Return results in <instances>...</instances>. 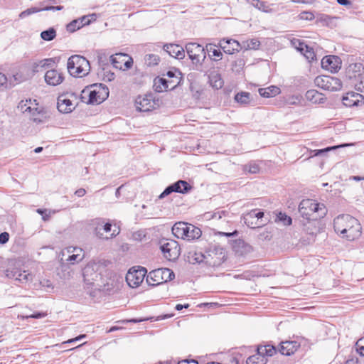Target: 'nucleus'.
Instances as JSON below:
<instances>
[{
    "mask_svg": "<svg viewBox=\"0 0 364 364\" xmlns=\"http://www.w3.org/2000/svg\"><path fill=\"white\" fill-rule=\"evenodd\" d=\"M172 232L177 238L192 240L201 236L200 228L187 223H176L172 228Z\"/></svg>",
    "mask_w": 364,
    "mask_h": 364,
    "instance_id": "obj_5",
    "label": "nucleus"
},
{
    "mask_svg": "<svg viewBox=\"0 0 364 364\" xmlns=\"http://www.w3.org/2000/svg\"><path fill=\"white\" fill-rule=\"evenodd\" d=\"M105 269L103 262L92 260L82 269L84 282L86 285H92L98 280Z\"/></svg>",
    "mask_w": 364,
    "mask_h": 364,
    "instance_id": "obj_6",
    "label": "nucleus"
},
{
    "mask_svg": "<svg viewBox=\"0 0 364 364\" xmlns=\"http://www.w3.org/2000/svg\"><path fill=\"white\" fill-rule=\"evenodd\" d=\"M146 272L147 271L144 267L131 268L126 275L127 284L132 288L138 287L143 282Z\"/></svg>",
    "mask_w": 364,
    "mask_h": 364,
    "instance_id": "obj_13",
    "label": "nucleus"
},
{
    "mask_svg": "<svg viewBox=\"0 0 364 364\" xmlns=\"http://www.w3.org/2000/svg\"><path fill=\"white\" fill-rule=\"evenodd\" d=\"M363 75H364V66L360 63H351L346 69V76L353 85L355 82L360 80Z\"/></svg>",
    "mask_w": 364,
    "mask_h": 364,
    "instance_id": "obj_17",
    "label": "nucleus"
},
{
    "mask_svg": "<svg viewBox=\"0 0 364 364\" xmlns=\"http://www.w3.org/2000/svg\"><path fill=\"white\" fill-rule=\"evenodd\" d=\"M314 84L321 89L331 92L340 90L343 87L340 79L329 75L317 76L314 80Z\"/></svg>",
    "mask_w": 364,
    "mask_h": 364,
    "instance_id": "obj_9",
    "label": "nucleus"
},
{
    "mask_svg": "<svg viewBox=\"0 0 364 364\" xmlns=\"http://www.w3.org/2000/svg\"><path fill=\"white\" fill-rule=\"evenodd\" d=\"M159 57L155 54H147L144 57L145 63L149 66H154L159 64Z\"/></svg>",
    "mask_w": 364,
    "mask_h": 364,
    "instance_id": "obj_44",
    "label": "nucleus"
},
{
    "mask_svg": "<svg viewBox=\"0 0 364 364\" xmlns=\"http://www.w3.org/2000/svg\"><path fill=\"white\" fill-rule=\"evenodd\" d=\"M234 252L239 256H244L252 251V247L242 240H235L232 244Z\"/></svg>",
    "mask_w": 364,
    "mask_h": 364,
    "instance_id": "obj_25",
    "label": "nucleus"
},
{
    "mask_svg": "<svg viewBox=\"0 0 364 364\" xmlns=\"http://www.w3.org/2000/svg\"><path fill=\"white\" fill-rule=\"evenodd\" d=\"M181 75L180 72L172 71V70H169L166 73V76L168 77V79H175L176 80V78H178V80L179 81H180L181 77L178 75Z\"/></svg>",
    "mask_w": 364,
    "mask_h": 364,
    "instance_id": "obj_56",
    "label": "nucleus"
},
{
    "mask_svg": "<svg viewBox=\"0 0 364 364\" xmlns=\"http://www.w3.org/2000/svg\"><path fill=\"white\" fill-rule=\"evenodd\" d=\"M237 102L241 105H247L250 102V94L247 92H241L235 96Z\"/></svg>",
    "mask_w": 364,
    "mask_h": 364,
    "instance_id": "obj_41",
    "label": "nucleus"
},
{
    "mask_svg": "<svg viewBox=\"0 0 364 364\" xmlns=\"http://www.w3.org/2000/svg\"><path fill=\"white\" fill-rule=\"evenodd\" d=\"M250 2L254 7L263 12L268 13L272 11L269 5L265 1H262L260 0H250Z\"/></svg>",
    "mask_w": 364,
    "mask_h": 364,
    "instance_id": "obj_39",
    "label": "nucleus"
},
{
    "mask_svg": "<svg viewBox=\"0 0 364 364\" xmlns=\"http://www.w3.org/2000/svg\"><path fill=\"white\" fill-rule=\"evenodd\" d=\"M135 106L140 112H149L159 107V101L152 94H146L136 98Z\"/></svg>",
    "mask_w": 364,
    "mask_h": 364,
    "instance_id": "obj_12",
    "label": "nucleus"
},
{
    "mask_svg": "<svg viewBox=\"0 0 364 364\" xmlns=\"http://www.w3.org/2000/svg\"><path fill=\"white\" fill-rule=\"evenodd\" d=\"M6 82H7V78H6V75L4 73H0V87L6 85Z\"/></svg>",
    "mask_w": 364,
    "mask_h": 364,
    "instance_id": "obj_63",
    "label": "nucleus"
},
{
    "mask_svg": "<svg viewBox=\"0 0 364 364\" xmlns=\"http://www.w3.org/2000/svg\"><path fill=\"white\" fill-rule=\"evenodd\" d=\"M215 45L212 43H208L205 46V50H207L209 53V56L211 58V56H214L213 60H219L222 58L223 53L219 49L215 48Z\"/></svg>",
    "mask_w": 364,
    "mask_h": 364,
    "instance_id": "obj_38",
    "label": "nucleus"
},
{
    "mask_svg": "<svg viewBox=\"0 0 364 364\" xmlns=\"http://www.w3.org/2000/svg\"><path fill=\"white\" fill-rule=\"evenodd\" d=\"M206 253L195 252L192 256V260L196 263H205Z\"/></svg>",
    "mask_w": 364,
    "mask_h": 364,
    "instance_id": "obj_48",
    "label": "nucleus"
},
{
    "mask_svg": "<svg viewBox=\"0 0 364 364\" xmlns=\"http://www.w3.org/2000/svg\"><path fill=\"white\" fill-rule=\"evenodd\" d=\"M209 82L215 89H220L224 85L223 80L218 71H213L209 74Z\"/></svg>",
    "mask_w": 364,
    "mask_h": 364,
    "instance_id": "obj_31",
    "label": "nucleus"
},
{
    "mask_svg": "<svg viewBox=\"0 0 364 364\" xmlns=\"http://www.w3.org/2000/svg\"><path fill=\"white\" fill-rule=\"evenodd\" d=\"M301 95H292L287 98V103L288 105H298L301 102Z\"/></svg>",
    "mask_w": 364,
    "mask_h": 364,
    "instance_id": "obj_52",
    "label": "nucleus"
},
{
    "mask_svg": "<svg viewBox=\"0 0 364 364\" xmlns=\"http://www.w3.org/2000/svg\"><path fill=\"white\" fill-rule=\"evenodd\" d=\"M321 67L331 73H336L341 67V60L336 55L325 56L321 60Z\"/></svg>",
    "mask_w": 364,
    "mask_h": 364,
    "instance_id": "obj_18",
    "label": "nucleus"
},
{
    "mask_svg": "<svg viewBox=\"0 0 364 364\" xmlns=\"http://www.w3.org/2000/svg\"><path fill=\"white\" fill-rule=\"evenodd\" d=\"M174 191L179 193H186L191 189V186L186 181L179 180L172 184Z\"/></svg>",
    "mask_w": 364,
    "mask_h": 364,
    "instance_id": "obj_32",
    "label": "nucleus"
},
{
    "mask_svg": "<svg viewBox=\"0 0 364 364\" xmlns=\"http://www.w3.org/2000/svg\"><path fill=\"white\" fill-rule=\"evenodd\" d=\"M44 80L47 85L50 86H57L63 82L64 76L59 70L51 69L46 71L44 75Z\"/></svg>",
    "mask_w": 364,
    "mask_h": 364,
    "instance_id": "obj_20",
    "label": "nucleus"
},
{
    "mask_svg": "<svg viewBox=\"0 0 364 364\" xmlns=\"http://www.w3.org/2000/svg\"><path fill=\"white\" fill-rule=\"evenodd\" d=\"M299 18L301 20L311 21L314 18V15L309 11H303L299 14Z\"/></svg>",
    "mask_w": 364,
    "mask_h": 364,
    "instance_id": "obj_53",
    "label": "nucleus"
},
{
    "mask_svg": "<svg viewBox=\"0 0 364 364\" xmlns=\"http://www.w3.org/2000/svg\"><path fill=\"white\" fill-rule=\"evenodd\" d=\"M267 362V358L258 352L256 354L250 356L246 360L247 364H266Z\"/></svg>",
    "mask_w": 364,
    "mask_h": 364,
    "instance_id": "obj_36",
    "label": "nucleus"
},
{
    "mask_svg": "<svg viewBox=\"0 0 364 364\" xmlns=\"http://www.w3.org/2000/svg\"><path fill=\"white\" fill-rule=\"evenodd\" d=\"M58 109L62 113H70L78 105L77 96L75 93L62 94L58 97Z\"/></svg>",
    "mask_w": 364,
    "mask_h": 364,
    "instance_id": "obj_10",
    "label": "nucleus"
},
{
    "mask_svg": "<svg viewBox=\"0 0 364 364\" xmlns=\"http://www.w3.org/2000/svg\"><path fill=\"white\" fill-rule=\"evenodd\" d=\"M205 264L210 266H218L225 259V252L223 247L213 245L205 252Z\"/></svg>",
    "mask_w": 364,
    "mask_h": 364,
    "instance_id": "obj_11",
    "label": "nucleus"
},
{
    "mask_svg": "<svg viewBox=\"0 0 364 364\" xmlns=\"http://www.w3.org/2000/svg\"><path fill=\"white\" fill-rule=\"evenodd\" d=\"M54 61L52 58H46L38 62H35L32 65V70L34 73H38L43 68H48Z\"/></svg>",
    "mask_w": 364,
    "mask_h": 364,
    "instance_id": "obj_34",
    "label": "nucleus"
},
{
    "mask_svg": "<svg viewBox=\"0 0 364 364\" xmlns=\"http://www.w3.org/2000/svg\"><path fill=\"white\" fill-rule=\"evenodd\" d=\"M56 36V31L53 28H50L49 29L42 31L41 33V37L44 41H50L54 39Z\"/></svg>",
    "mask_w": 364,
    "mask_h": 364,
    "instance_id": "obj_43",
    "label": "nucleus"
},
{
    "mask_svg": "<svg viewBox=\"0 0 364 364\" xmlns=\"http://www.w3.org/2000/svg\"><path fill=\"white\" fill-rule=\"evenodd\" d=\"M300 347L296 341H284L280 345L279 351L282 355H291L294 354Z\"/></svg>",
    "mask_w": 364,
    "mask_h": 364,
    "instance_id": "obj_27",
    "label": "nucleus"
},
{
    "mask_svg": "<svg viewBox=\"0 0 364 364\" xmlns=\"http://www.w3.org/2000/svg\"><path fill=\"white\" fill-rule=\"evenodd\" d=\"M277 218L279 221L282 222L284 225H289L291 224V218L285 213H279L277 215Z\"/></svg>",
    "mask_w": 364,
    "mask_h": 364,
    "instance_id": "obj_49",
    "label": "nucleus"
},
{
    "mask_svg": "<svg viewBox=\"0 0 364 364\" xmlns=\"http://www.w3.org/2000/svg\"><path fill=\"white\" fill-rule=\"evenodd\" d=\"M256 213L255 210H252L249 213H247L244 216V220L245 224L252 228H254L255 226L259 227L263 225V223L257 221H250V219H255L256 218Z\"/></svg>",
    "mask_w": 364,
    "mask_h": 364,
    "instance_id": "obj_35",
    "label": "nucleus"
},
{
    "mask_svg": "<svg viewBox=\"0 0 364 364\" xmlns=\"http://www.w3.org/2000/svg\"><path fill=\"white\" fill-rule=\"evenodd\" d=\"M299 211L301 215L308 220L323 218L327 213L324 204L311 199L302 200L299 206Z\"/></svg>",
    "mask_w": 364,
    "mask_h": 364,
    "instance_id": "obj_2",
    "label": "nucleus"
},
{
    "mask_svg": "<svg viewBox=\"0 0 364 364\" xmlns=\"http://www.w3.org/2000/svg\"><path fill=\"white\" fill-rule=\"evenodd\" d=\"M109 96V90L103 84H93L86 87L81 92L80 98L88 104H100Z\"/></svg>",
    "mask_w": 364,
    "mask_h": 364,
    "instance_id": "obj_3",
    "label": "nucleus"
},
{
    "mask_svg": "<svg viewBox=\"0 0 364 364\" xmlns=\"http://www.w3.org/2000/svg\"><path fill=\"white\" fill-rule=\"evenodd\" d=\"M41 9H38L37 8H30V9H28L22 12H21L19 14V18H26V16H30L33 14H35V13H37L38 11H40Z\"/></svg>",
    "mask_w": 364,
    "mask_h": 364,
    "instance_id": "obj_50",
    "label": "nucleus"
},
{
    "mask_svg": "<svg viewBox=\"0 0 364 364\" xmlns=\"http://www.w3.org/2000/svg\"><path fill=\"white\" fill-rule=\"evenodd\" d=\"M67 68L69 73L76 77L86 76L90 71L89 61L78 55H72L68 58Z\"/></svg>",
    "mask_w": 364,
    "mask_h": 364,
    "instance_id": "obj_4",
    "label": "nucleus"
},
{
    "mask_svg": "<svg viewBox=\"0 0 364 364\" xmlns=\"http://www.w3.org/2000/svg\"><path fill=\"white\" fill-rule=\"evenodd\" d=\"M258 353H262L263 356H272L276 353L274 346L272 345H266L258 346Z\"/></svg>",
    "mask_w": 364,
    "mask_h": 364,
    "instance_id": "obj_40",
    "label": "nucleus"
},
{
    "mask_svg": "<svg viewBox=\"0 0 364 364\" xmlns=\"http://www.w3.org/2000/svg\"><path fill=\"white\" fill-rule=\"evenodd\" d=\"M26 117L37 124L45 122L48 118L46 112L44 111L43 108L39 106L37 102L36 105L33 107V109H32Z\"/></svg>",
    "mask_w": 364,
    "mask_h": 364,
    "instance_id": "obj_21",
    "label": "nucleus"
},
{
    "mask_svg": "<svg viewBox=\"0 0 364 364\" xmlns=\"http://www.w3.org/2000/svg\"><path fill=\"white\" fill-rule=\"evenodd\" d=\"M86 193V191L84 188H79L75 193V194L78 197H82Z\"/></svg>",
    "mask_w": 364,
    "mask_h": 364,
    "instance_id": "obj_64",
    "label": "nucleus"
},
{
    "mask_svg": "<svg viewBox=\"0 0 364 364\" xmlns=\"http://www.w3.org/2000/svg\"><path fill=\"white\" fill-rule=\"evenodd\" d=\"M220 47L228 54H232L241 50V43L233 39H223L219 42Z\"/></svg>",
    "mask_w": 364,
    "mask_h": 364,
    "instance_id": "obj_22",
    "label": "nucleus"
},
{
    "mask_svg": "<svg viewBox=\"0 0 364 364\" xmlns=\"http://www.w3.org/2000/svg\"><path fill=\"white\" fill-rule=\"evenodd\" d=\"M40 284L43 287H45L46 289H53V285L50 280L43 279L41 281Z\"/></svg>",
    "mask_w": 364,
    "mask_h": 364,
    "instance_id": "obj_60",
    "label": "nucleus"
},
{
    "mask_svg": "<svg viewBox=\"0 0 364 364\" xmlns=\"http://www.w3.org/2000/svg\"><path fill=\"white\" fill-rule=\"evenodd\" d=\"M36 105V100H21L18 105V109L22 112L26 117L28 115V112L33 109V107Z\"/></svg>",
    "mask_w": 364,
    "mask_h": 364,
    "instance_id": "obj_29",
    "label": "nucleus"
},
{
    "mask_svg": "<svg viewBox=\"0 0 364 364\" xmlns=\"http://www.w3.org/2000/svg\"><path fill=\"white\" fill-rule=\"evenodd\" d=\"M80 23H81L78 21V19L73 20L67 25V30L69 32H75V31L82 28V24Z\"/></svg>",
    "mask_w": 364,
    "mask_h": 364,
    "instance_id": "obj_46",
    "label": "nucleus"
},
{
    "mask_svg": "<svg viewBox=\"0 0 364 364\" xmlns=\"http://www.w3.org/2000/svg\"><path fill=\"white\" fill-rule=\"evenodd\" d=\"M172 82L173 84L168 85V80L166 78L156 77L154 80V90L157 92H162L168 90H173L179 84V80L178 78H176V80Z\"/></svg>",
    "mask_w": 364,
    "mask_h": 364,
    "instance_id": "obj_23",
    "label": "nucleus"
},
{
    "mask_svg": "<svg viewBox=\"0 0 364 364\" xmlns=\"http://www.w3.org/2000/svg\"><path fill=\"white\" fill-rule=\"evenodd\" d=\"M45 316H46V314H44V313H36V314H31L29 316H26V318H41Z\"/></svg>",
    "mask_w": 364,
    "mask_h": 364,
    "instance_id": "obj_62",
    "label": "nucleus"
},
{
    "mask_svg": "<svg viewBox=\"0 0 364 364\" xmlns=\"http://www.w3.org/2000/svg\"><path fill=\"white\" fill-rule=\"evenodd\" d=\"M334 230L342 238L348 241L358 239L362 234L359 221L350 215H341L333 220Z\"/></svg>",
    "mask_w": 364,
    "mask_h": 364,
    "instance_id": "obj_1",
    "label": "nucleus"
},
{
    "mask_svg": "<svg viewBox=\"0 0 364 364\" xmlns=\"http://www.w3.org/2000/svg\"><path fill=\"white\" fill-rule=\"evenodd\" d=\"M296 42L298 43V46H295L296 48L303 53L309 60H314L316 55L312 48H309L304 43L300 42L299 40H297Z\"/></svg>",
    "mask_w": 364,
    "mask_h": 364,
    "instance_id": "obj_30",
    "label": "nucleus"
},
{
    "mask_svg": "<svg viewBox=\"0 0 364 364\" xmlns=\"http://www.w3.org/2000/svg\"><path fill=\"white\" fill-rule=\"evenodd\" d=\"M94 16H95V14L91 15L92 18H93ZM90 17V16H84L78 18V21L81 23L80 24H82V27L85 25H88L90 23L91 20L89 18Z\"/></svg>",
    "mask_w": 364,
    "mask_h": 364,
    "instance_id": "obj_55",
    "label": "nucleus"
},
{
    "mask_svg": "<svg viewBox=\"0 0 364 364\" xmlns=\"http://www.w3.org/2000/svg\"><path fill=\"white\" fill-rule=\"evenodd\" d=\"M84 258L83 254H79V253H73L72 255L69 256L67 259V261L70 262V264H75L76 262H79L82 260Z\"/></svg>",
    "mask_w": 364,
    "mask_h": 364,
    "instance_id": "obj_47",
    "label": "nucleus"
},
{
    "mask_svg": "<svg viewBox=\"0 0 364 364\" xmlns=\"http://www.w3.org/2000/svg\"><path fill=\"white\" fill-rule=\"evenodd\" d=\"M175 274L168 268H159L152 270L146 277V282L149 285L157 286L166 283L174 279Z\"/></svg>",
    "mask_w": 364,
    "mask_h": 364,
    "instance_id": "obj_7",
    "label": "nucleus"
},
{
    "mask_svg": "<svg viewBox=\"0 0 364 364\" xmlns=\"http://www.w3.org/2000/svg\"><path fill=\"white\" fill-rule=\"evenodd\" d=\"M280 92V89L277 86H269L266 88H259V93L264 97H272Z\"/></svg>",
    "mask_w": 364,
    "mask_h": 364,
    "instance_id": "obj_33",
    "label": "nucleus"
},
{
    "mask_svg": "<svg viewBox=\"0 0 364 364\" xmlns=\"http://www.w3.org/2000/svg\"><path fill=\"white\" fill-rule=\"evenodd\" d=\"M186 50L193 63H200L206 58L205 48L196 43H187Z\"/></svg>",
    "mask_w": 364,
    "mask_h": 364,
    "instance_id": "obj_14",
    "label": "nucleus"
},
{
    "mask_svg": "<svg viewBox=\"0 0 364 364\" xmlns=\"http://www.w3.org/2000/svg\"><path fill=\"white\" fill-rule=\"evenodd\" d=\"M356 351L364 356V337L360 338L355 343Z\"/></svg>",
    "mask_w": 364,
    "mask_h": 364,
    "instance_id": "obj_51",
    "label": "nucleus"
},
{
    "mask_svg": "<svg viewBox=\"0 0 364 364\" xmlns=\"http://www.w3.org/2000/svg\"><path fill=\"white\" fill-rule=\"evenodd\" d=\"M9 234L6 232H4L0 234V244H5L9 241Z\"/></svg>",
    "mask_w": 364,
    "mask_h": 364,
    "instance_id": "obj_57",
    "label": "nucleus"
},
{
    "mask_svg": "<svg viewBox=\"0 0 364 364\" xmlns=\"http://www.w3.org/2000/svg\"><path fill=\"white\" fill-rule=\"evenodd\" d=\"M164 256L168 260H174L180 255V247L174 240L166 241L161 245Z\"/></svg>",
    "mask_w": 364,
    "mask_h": 364,
    "instance_id": "obj_16",
    "label": "nucleus"
},
{
    "mask_svg": "<svg viewBox=\"0 0 364 364\" xmlns=\"http://www.w3.org/2000/svg\"><path fill=\"white\" fill-rule=\"evenodd\" d=\"M164 51L167 52L171 56L178 59H183L185 57L184 49L177 44H166L164 46Z\"/></svg>",
    "mask_w": 364,
    "mask_h": 364,
    "instance_id": "obj_26",
    "label": "nucleus"
},
{
    "mask_svg": "<svg viewBox=\"0 0 364 364\" xmlns=\"http://www.w3.org/2000/svg\"><path fill=\"white\" fill-rule=\"evenodd\" d=\"M173 192H175V191H174V189L171 184L165 188V190L161 193V195L159 196V198L160 199H162Z\"/></svg>",
    "mask_w": 364,
    "mask_h": 364,
    "instance_id": "obj_54",
    "label": "nucleus"
},
{
    "mask_svg": "<svg viewBox=\"0 0 364 364\" xmlns=\"http://www.w3.org/2000/svg\"><path fill=\"white\" fill-rule=\"evenodd\" d=\"M342 102L346 107L358 106L360 104L364 103V97L361 94L353 91L348 92L343 96Z\"/></svg>",
    "mask_w": 364,
    "mask_h": 364,
    "instance_id": "obj_19",
    "label": "nucleus"
},
{
    "mask_svg": "<svg viewBox=\"0 0 364 364\" xmlns=\"http://www.w3.org/2000/svg\"><path fill=\"white\" fill-rule=\"evenodd\" d=\"M86 337V335L85 334H82V335H80L74 338H72V339H69L67 341H65L63 343V344H65V343H73L77 341H80L81 340L82 338H84Z\"/></svg>",
    "mask_w": 364,
    "mask_h": 364,
    "instance_id": "obj_59",
    "label": "nucleus"
},
{
    "mask_svg": "<svg viewBox=\"0 0 364 364\" xmlns=\"http://www.w3.org/2000/svg\"><path fill=\"white\" fill-rule=\"evenodd\" d=\"M245 170H247L250 173H255L259 171V167L256 164L246 166Z\"/></svg>",
    "mask_w": 364,
    "mask_h": 364,
    "instance_id": "obj_58",
    "label": "nucleus"
},
{
    "mask_svg": "<svg viewBox=\"0 0 364 364\" xmlns=\"http://www.w3.org/2000/svg\"><path fill=\"white\" fill-rule=\"evenodd\" d=\"M110 61L115 68L122 70L131 68L133 64V60L129 55L121 53L112 55Z\"/></svg>",
    "mask_w": 364,
    "mask_h": 364,
    "instance_id": "obj_15",
    "label": "nucleus"
},
{
    "mask_svg": "<svg viewBox=\"0 0 364 364\" xmlns=\"http://www.w3.org/2000/svg\"><path fill=\"white\" fill-rule=\"evenodd\" d=\"M68 252L69 253H79V254H83L82 253V250L80 249V248H77V247H70L68 248Z\"/></svg>",
    "mask_w": 364,
    "mask_h": 364,
    "instance_id": "obj_61",
    "label": "nucleus"
},
{
    "mask_svg": "<svg viewBox=\"0 0 364 364\" xmlns=\"http://www.w3.org/2000/svg\"><path fill=\"white\" fill-rule=\"evenodd\" d=\"M306 99L313 104H323L326 102L324 95L316 90H309L306 92Z\"/></svg>",
    "mask_w": 364,
    "mask_h": 364,
    "instance_id": "obj_28",
    "label": "nucleus"
},
{
    "mask_svg": "<svg viewBox=\"0 0 364 364\" xmlns=\"http://www.w3.org/2000/svg\"><path fill=\"white\" fill-rule=\"evenodd\" d=\"M19 265L20 264L17 261L10 260L5 271L6 276L21 283H27L32 281L33 275L26 270H21L18 268Z\"/></svg>",
    "mask_w": 364,
    "mask_h": 364,
    "instance_id": "obj_8",
    "label": "nucleus"
},
{
    "mask_svg": "<svg viewBox=\"0 0 364 364\" xmlns=\"http://www.w3.org/2000/svg\"><path fill=\"white\" fill-rule=\"evenodd\" d=\"M350 145V144H341V145H338V146H329V147H327V148H325L323 149L311 150V152L313 154V155L311 156H319V155L323 154L325 153H327L331 150H335L340 147H345V146H348Z\"/></svg>",
    "mask_w": 364,
    "mask_h": 364,
    "instance_id": "obj_42",
    "label": "nucleus"
},
{
    "mask_svg": "<svg viewBox=\"0 0 364 364\" xmlns=\"http://www.w3.org/2000/svg\"><path fill=\"white\" fill-rule=\"evenodd\" d=\"M245 65V61L243 58H237L232 64V70L235 73H240Z\"/></svg>",
    "mask_w": 364,
    "mask_h": 364,
    "instance_id": "obj_45",
    "label": "nucleus"
},
{
    "mask_svg": "<svg viewBox=\"0 0 364 364\" xmlns=\"http://www.w3.org/2000/svg\"><path fill=\"white\" fill-rule=\"evenodd\" d=\"M260 46V42L255 38L249 39L241 43V49L257 50Z\"/></svg>",
    "mask_w": 364,
    "mask_h": 364,
    "instance_id": "obj_37",
    "label": "nucleus"
},
{
    "mask_svg": "<svg viewBox=\"0 0 364 364\" xmlns=\"http://www.w3.org/2000/svg\"><path fill=\"white\" fill-rule=\"evenodd\" d=\"M112 225L110 223H105L104 225H98L95 229L96 235L101 239H109L117 235L119 231L115 228L112 232L111 231Z\"/></svg>",
    "mask_w": 364,
    "mask_h": 364,
    "instance_id": "obj_24",
    "label": "nucleus"
}]
</instances>
